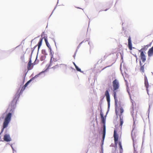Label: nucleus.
I'll list each match as a JSON object with an SVG mask.
<instances>
[{
	"mask_svg": "<svg viewBox=\"0 0 153 153\" xmlns=\"http://www.w3.org/2000/svg\"><path fill=\"white\" fill-rule=\"evenodd\" d=\"M27 87V86H26L25 85L22 87V89L19 92V91L20 90V88L18 89L17 92L16 93V94H15L13 97V100L9 104V107L7 109V110L10 108H11L15 110V109L16 107L18 100H19L21 95L22 94L23 91L25 89V88Z\"/></svg>",
	"mask_w": 153,
	"mask_h": 153,
	"instance_id": "nucleus-1",
	"label": "nucleus"
},
{
	"mask_svg": "<svg viewBox=\"0 0 153 153\" xmlns=\"http://www.w3.org/2000/svg\"><path fill=\"white\" fill-rule=\"evenodd\" d=\"M9 109H10L9 112L7 114L5 115L0 134H1L2 133L4 129L8 127L9 123L11 120L12 114L14 112V110L11 108H10Z\"/></svg>",
	"mask_w": 153,
	"mask_h": 153,
	"instance_id": "nucleus-2",
	"label": "nucleus"
},
{
	"mask_svg": "<svg viewBox=\"0 0 153 153\" xmlns=\"http://www.w3.org/2000/svg\"><path fill=\"white\" fill-rule=\"evenodd\" d=\"M110 91L109 88L107 89L105 92V96L106 97V100L108 103V108L106 112L105 117H106L109 111L110 105V98L109 91Z\"/></svg>",
	"mask_w": 153,
	"mask_h": 153,
	"instance_id": "nucleus-3",
	"label": "nucleus"
},
{
	"mask_svg": "<svg viewBox=\"0 0 153 153\" xmlns=\"http://www.w3.org/2000/svg\"><path fill=\"white\" fill-rule=\"evenodd\" d=\"M113 90H117L119 87V82L117 79H115L112 82Z\"/></svg>",
	"mask_w": 153,
	"mask_h": 153,
	"instance_id": "nucleus-4",
	"label": "nucleus"
},
{
	"mask_svg": "<svg viewBox=\"0 0 153 153\" xmlns=\"http://www.w3.org/2000/svg\"><path fill=\"white\" fill-rule=\"evenodd\" d=\"M4 140L7 142H9L11 141L12 139L10 137L9 134H6L4 136Z\"/></svg>",
	"mask_w": 153,
	"mask_h": 153,
	"instance_id": "nucleus-5",
	"label": "nucleus"
},
{
	"mask_svg": "<svg viewBox=\"0 0 153 153\" xmlns=\"http://www.w3.org/2000/svg\"><path fill=\"white\" fill-rule=\"evenodd\" d=\"M128 47L130 50H132L133 48L132 47L131 38L130 36H129L128 39Z\"/></svg>",
	"mask_w": 153,
	"mask_h": 153,
	"instance_id": "nucleus-6",
	"label": "nucleus"
},
{
	"mask_svg": "<svg viewBox=\"0 0 153 153\" xmlns=\"http://www.w3.org/2000/svg\"><path fill=\"white\" fill-rule=\"evenodd\" d=\"M140 57L141 59L142 60V62H145L146 61V56L143 52L140 53Z\"/></svg>",
	"mask_w": 153,
	"mask_h": 153,
	"instance_id": "nucleus-7",
	"label": "nucleus"
},
{
	"mask_svg": "<svg viewBox=\"0 0 153 153\" xmlns=\"http://www.w3.org/2000/svg\"><path fill=\"white\" fill-rule=\"evenodd\" d=\"M116 90H113V95L115 103L116 106L117 105V103L118 102L117 98V97Z\"/></svg>",
	"mask_w": 153,
	"mask_h": 153,
	"instance_id": "nucleus-8",
	"label": "nucleus"
},
{
	"mask_svg": "<svg viewBox=\"0 0 153 153\" xmlns=\"http://www.w3.org/2000/svg\"><path fill=\"white\" fill-rule=\"evenodd\" d=\"M148 56L149 57H150L153 55V46L150 48L148 52Z\"/></svg>",
	"mask_w": 153,
	"mask_h": 153,
	"instance_id": "nucleus-9",
	"label": "nucleus"
},
{
	"mask_svg": "<svg viewBox=\"0 0 153 153\" xmlns=\"http://www.w3.org/2000/svg\"><path fill=\"white\" fill-rule=\"evenodd\" d=\"M48 71V69H44L42 71L39 72V75H43V76H44L45 75V73L46 72Z\"/></svg>",
	"mask_w": 153,
	"mask_h": 153,
	"instance_id": "nucleus-10",
	"label": "nucleus"
},
{
	"mask_svg": "<svg viewBox=\"0 0 153 153\" xmlns=\"http://www.w3.org/2000/svg\"><path fill=\"white\" fill-rule=\"evenodd\" d=\"M133 131V130H132V132L131 133V136L132 139L133 141V146L134 149V153H137V152L136 151V149H135V147L134 140V138L133 137V136H132V131Z\"/></svg>",
	"mask_w": 153,
	"mask_h": 153,
	"instance_id": "nucleus-11",
	"label": "nucleus"
},
{
	"mask_svg": "<svg viewBox=\"0 0 153 153\" xmlns=\"http://www.w3.org/2000/svg\"><path fill=\"white\" fill-rule=\"evenodd\" d=\"M32 65V63H28L27 64V69L28 70V71H28L29 70H31L33 67V65L31 67Z\"/></svg>",
	"mask_w": 153,
	"mask_h": 153,
	"instance_id": "nucleus-12",
	"label": "nucleus"
},
{
	"mask_svg": "<svg viewBox=\"0 0 153 153\" xmlns=\"http://www.w3.org/2000/svg\"><path fill=\"white\" fill-rule=\"evenodd\" d=\"M119 117L120 118V126H122L123 124V117L121 116V114L119 115Z\"/></svg>",
	"mask_w": 153,
	"mask_h": 153,
	"instance_id": "nucleus-13",
	"label": "nucleus"
},
{
	"mask_svg": "<svg viewBox=\"0 0 153 153\" xmlns=\"http://www.w3.org/2000/svg\"><path fill=\"white\" fill-rule=\"evenodd\" d=\"M114 139H118L119 138V135L117 134V131L114 130Z\"/></svg>",
	"mask_w": 153,
	"mask_h": 153,
	"instance_id": "nucleus-14",
	"label": "nucleus"
},
{
	"mask_svg": "<svg viewBox=\"0 0 153 153\" xmlns=\"http://www.w3.org/2000/svg\"><path fill=\"white\" fill-rule=\"evenodd\" d=\"M38 56V55H36L35 61L33 63H32V65H33V66L38 64L39 62V59H37Z\"/></svg>",
	"mask_w": 153,
	"mask_h": 153,
	"instance_id": "nucleus-15",
	"label": "nucleus"
},
{
	"mask_svg": "<svg viewBox=\"0 0 153 153\" xmlns=\"http://www.w3.org/2000/svg\"><path fill=\"white\" fill-rule=\"evenodd\" d=\"M144 84L145 85H149L147 78L146 75L144 76Z\"/></svg>",
	"mask_w": 153,
	"mask_h": 153,
	"instance_id": "nucleus-16",
	"label": "nucleus"
},
{
	"mask_svg": "<svg viewBox=\"0 0 153 153\" xmlns=\"http://www.w3.org/2000/svg\"><path fill=\"white\" fill-rule=\"evenodd\" d=\"M131 102L132 103V106H131V113L132 115V117L133 118V117H134V106H133V103L132 101H131Z\"/></svg>",
	"mask_w": 153,
	"mask_h": 153,
	"instance_id": "nucleus-17",
	"label": "nucleus"
},
{
	"mask_svg": "<svg viewBox=\"0 0 153 153\" xmlns=\"http://www.w3.org/2000/svg\"><path fill=\"white\" fill-rule=\"evenodd\" d=\"M19 47V46H17V47H16L15 48H12L11 49H10L8 50V51H7V53H9V54L11 53L16 48H17V47Z\"/></svg>",
	"mask_w": 153,
	"mask_h": 153,
	"instance_id": "nucleus-18",
	"label": "nucleus"
},
{
	"mask_svg": "<svg viewBox=\"0 0 153 153\" xmlns=\"http://www.w3.org/2000/svg\"><path fill=\"white\" fill-rule=\"evenodd\" d=\"M144 65H143V66H141L140 67V71L142 73L144 72Z\"/></svg>",
	"mask_w": 153,
	"mask_h": 153,
	"instance_id": "nucleus-19",
	"label": "nucleus"
},
{
	"mask_svg": "<svg viewBox=\"0 0 153 153\" xmlns=\"http://www.w3.org/2000/svg\"><path fill=\"white\" fill-rule=\"evenodd\" d=\"M75 68H76V70L77 71L80 72L82 73H83L84 72L83 71H81V69L80 68H79L77 66H76Z\"/></svg>",
	"mask_w": 153,
	"mask_h": 153,
	"instance_id": "nucleus-20",
	"label": "nucleus"
},
{
	"mask_svg": "<svg viewBox=\"0 0 153 153\" xmlns=\"http://www.w3.org/2000/svg\"><path fill=\"white\" fill-rule=\"evenodd\" d=\"M43 39V38H42V37L40 38L39 39V42H38V43L37 45H42V43Z\"/></svg>",
	"mask_w": 153,
	"mask_h": 153,
	"instance_id": "nucleus-21",
	"label": "nucleus"
},
{
	"mask_svg": "<svg viewBox=\"0 0 153 153\" xmlns=\"http://www.w3.org/2000/svg\"><path fill=\"white\" fill-rule=\"evenodd\" d=\"M115 113L116 115L117 116V117H118V111H117V105L116 106L115 105Z\"/></svg>",
	"mask_w": 153,
	"mask_h": 153,
	"instance_id": "nucleus-22",
	"label": "nucleus"
},
{
	"mask_svg": "<svg viewBox=\"0 0 153 153\" xmlns=\"http://www.w3.org/2000/svg\"><path fill=\"white\" fill-rule=\"evenodd\" d=\"M114 145H116V148H117L118 139H114Z\"/></svg>",
	"mask_w": 153,
	"mask_h": 153,
	"instance_id": "nucleus-23",
	"label": "nucleus"
},
{
	"mask_svg": "<svg viewBox=\"0 0 153 153\" xmlns=\"http://www.w3.org/2000/svg\"><path fill=\"white\" fill-rule=\"evenodd\" d=\"M28 71H27L23 75V81L22 82V84H23L24 83V82H25V77H26V76L27 75V73Z\"/></svg>",
	"mask_w": 153,
	"mask_h": 153,
	"instance_id": "nucleus-24",
	"label": "nucleus"
},
{
	"mask_svg": "<svg viewBox=\"0 0 153 153\" xmlns=\"http://www.w3.org/2000/svg\"><path fill=\"white\" fill-rule=\"evenodd\" d=\"M42 53L45 56H46L48 53L46 52V50L45 49H42Z\"/></svg>",
	"mask_w": 153,
	"mask_h": 153,
	"instance_id": "nucleus-25",
	"label": "nucleus"
},
{
	"mask_svg": "<svg viewBox=\"0 0 153 153\" xmlns=\"http://www.w3.org/2000/svg\"><path fill=\"white\" fill-rule=\"evenodd\" d=\"M46 58V56L42 55L40 57V60L41 61H43Z\"/></svg>",
	"mask_w": 153,
	"mask_h": 153,
	"instance_id": "nucleus-26",
	"label": "nucleus"
},
{
	"mask_svg": "<svg viewBox=\"0 0 153 153\" xmlns=\"http://www.w3.org/2000/svg\"><path fill=\"white\" fill-rule=\"evenodd\" d=\"M119 54H120L121 56V60L122 61V62H123V53H120Z\"/></svg>",
	"mask_w": 153,
	"mask_h": 153,
	"instance_id": "nucleus-27",
	"label": "nucleus"
},
{
	"mask_svg": "<svg viewBox=\"0 0 153 153\" xmlns=\"http://www.w3.org/2000/svg\"><path fill=\"white\" fill-rule=\"evenodd\" d=\"M149 109H148V113H149L148 117H149V112H150V107L152 106V103H151V102H149Z\"/></svg>",
	"mask_w": 153,
	"mask_h": 153,
	"instance_id": "nucleus-28",
	"label": "nucleus"
},
{
	"mask_svg": "<svg viewBox=\"0 0 153 153\" xmlns=\"http://www.w3.org/2000/svg\"><path fill=\"white\" fill-rule=\"evenodd\" d=\"M119 147V153H123V149L122 145H121Z\"/></svg>",
	"mask_w": 153,
	"mask_h": 153,
	"instance_id": "nucleus-29",
	"label": "nucleus"
},
{
	"mask_svg": "<svg viewBox=\"0 0 153 153\" xmlns=\"http://www.w3.org/2000/svg\"><path fill=\"white\" fill-rule=\"evenodd\" d=\"M129 88L128 87H127V91L128 92V94H129V97L130 98V99L131 100V101H133V100H132L131 99V95H130V93L129 91Z\"/></svg>",
	"mask_w": 153,
	"mask_h": 153,
	"instance_id": "nucleus-30",
	"label": "nucleus"
},
{
	"mask_svg": "<svg viewBox=\"0 0 153 153\" xmlns=\"http://www.w3.org/2000/svg\"><path fill=\"white\" fill-rule=\"evenodd\" d=\"M52 65V63H50V64L49 65H46V67H47V68L46 69H48V71L50 68V67Z\"/></svg>",
	"mask_w": 153,
	"mask_h": 153,
	"instance_id": "nucleus-31",
	"label": "nucleus"
},
{
	"mask_svg": "<svg viewBox=\"0 0 153 153\" xmlns=\"http://www.w3.org/2000/svg\"><path fill=\"white\" fill-rule=\"evenodd\" d=\"M49 48V52H50V56H52V55H53V54L52 53V49L51 47H50L49 48Z\"/></svg>",
	"mask_w": 153,
	"mask_h": 153,
	"instance_id": "nucleus-32",
	"label": "nucleus"
},
{
	"mask_svg": "<svg viewBox=\"0 0 153 153\" xmlns=\"http://www.w3.org/2000/svg\"><path fill=\"white\" fill-rule=\"evenodd\" d=\"M100 117H104L103 113L102 112V108L100 109Z\"/></svg>",
	"mask_w": 153,
	"mask_h": 153,
	"instance_id": "nucleus-33",
	"label": "nucleus"
},
{
	"mask_svg": "<svg viewBox=\"0 0 153 153\" xmlns=\"http://www.w3.org/2000/svg\"><path fill=\"white\" fill-rule=\"evenodd\" d=\"M59 67V65H58L57 64V65H55L53 66L51 68H52V69H56V68H58Z\"/></svg>",
	"mask_w": 153,
	"mask_h": 153,
	"instance_id": "nucleus-34",
	"label": "nucleus"
},
{
	"mask_svg": "<svg viewBox=\"0 0 153 153\" xmlns=\"http://www.w3.org/2000/svg\"><path fill=\"white\" fill-rule=\"evenodd\" d=\"M37 45V46H38V51H37V55H38L39 51V49H40L41 45H39L37 44V45Z\"/></svg>",
	"mask_w": 153,
	"mask_h": 153,
	"instance_id": "nucleus-35",
	"label": "nucleus"
},
{
	"mask_svg": "<svg viewBox=\"0 0 153 153\" xmlns=\"http://www.w3.org/2000/svg\"><path fill=\"white\" fill-rule=\"evenodd\" d=\"M148 48V46L147 45H144L143 48H142V49H143V50L146 51L147 50Z\"/></svg>",
	"mask_w": 153,
	"mask_h": 153,
	"instance_id": "nucleus-36",
	"label": "nucleus"
},
{
	"mask_svg": "<svg viewBox=\"0 0 153 153\" xmlns=\"http://www.w3.org/2000/svg\"><path fill=\"white\" fill-rule=\"evenodd\" d=\"M58 2H59V0H58V1H57V4H58ZM57 4H56V6L55 7L53 10V11H52V13H51V15H50V16H49V18H50V17L51 16V15L52 14L53 11H54V10L56 9V6H57Z\"/></svg>",
	"mask_w": 153,
	"mask_h": 153,
	"instance_id": "nucleus-37",
	"label": "nucleus"
},
{
	"mask_svg": "<svg viewBox=\"0 0 153 153\" xmlns=\"http://www.w3.org/2000/svg\"><path fill=\"white\" fill-rule=\"evenodd\" d=\"M37 47V45H36L35 46H34V47L33 48H31L32 54H33L34 50Z\"/></svg>",
	"mask_w": 153,
	"mask_h": 153,
	"instance_id": "nucleus-38",
	"label": "nucleus"
},
{
	"mask_svg": "<svg viewBox=\"0 0 153 153\" xmlns=\"http://www.w3.org/2000/svg\"><path fill=\"white\" fill-rule=\"evenodd\" d=\"M120 114L121 115H122V114L123 112H124V110L123 108L122 107H121L120 108Z\"/></svg>",
	"mask_w": 153,
	"mask_h": 153,
	"instance_id": "nucleus-39",
	"label": "nucleus"
},
{
	"mask_svg": "<svg viewBox=\"0 0 153 153\" xmlns=\"http://www.w3.org/2000/svg\"><path fill=\"white\" fill-rule=\"evenodd\" d=\"M30 80H29L25 84V85L26 86H27L29 83L31 82Z\"/></svg>",
	"mask_w": 153,
	"mask_h": 153,
	"instance_id": "nucleus-40",
	"label": "nucleus"
},
{
	"mask_svg": "<svg viewBox=\"0 0 153 153\" xmlns=\"http://www.w3.org/2000/svg\"><path fill=\"white\" fill-rule=\"evenodd\" d=\"M21 59L23 62H24L25 61V56L24 55H23L22 56H21Z\"/></svg>",
	"mask_w": 153,
	"mask_h": 153,
	"instance_id": "nucleus-41",
	"label": "nucleus"
},
{
	"mask_svg": "<svg viewBox=\"0 0 153 153\" xmlns=\"http://www.w3.org/2000/svg\"><path fill=\"white\" fill-rule=\"evenodd\" d=\"M145 87L146 88V91H147V93H148L149 91L148 89V88L149 87V85H145Z\"/></svg>",
	"mask_w": 153,
	"mask_h": 153,
	"instance_id": "nucleus-42",
	"label": "nucleus"
},
{
	"mask_svg": "<svg viewBox=\"0 0 153 153\" xmlns=\"http://www.w3.org/2000/svg\"><path fill=\"white\" fill-rule=\"evenodd\" d=\"M77 51V49H76L75 53H74V55H73V57L75 59V56H76V53Z\"/></svg>",
	"mask_w": 153,
	"mask_h": 153,
	"instance_id": "nucleus-43",
	"label": "nucleus"
},
{
	"mask_svg": "<svg viewBox=\"0 0 153 153\" xmlns=\"http://www.w3.org/2000/svg\"><path fill=\"white\" fill-rule=\"evenodd\" d=\"M102 103V101H100L99 102V106H100V109L102 108L101 105Z\"/></svg>",
	"mask_w": 153,
	"mask_h": 153,
	"instance_id": "nucleus-44",
	"label": "nucleus"
},
{
	"mask_svg": "<svg viewBox=\"0 0 153 153\" xmlns=\"http://www.w3.org/2000/svg\"><path fill=\"white\" fill-rule=\"evenodd\" d=\"M116 150L114 148H112L111 151V153H116Z\"/></svg>",
	"mask_w": 153,
	"mask_h": 153,
	"instance_id": "nucleus-45",
	"label": "nucleus"
},
{
	"mask_svg": "<svg viewBox=\"0 0 153 153\" xmlns=\"http://www.w3.org/2000/svg\"><path fill=\"white\" fill-rule=\"evenodd\" d=\"M46 46L48 48H49L51 47V46L48 42L46 43Z\"/></svg>",
	"mask_w": 153,
	"mask_h": 153,
	"instance_id": "nucleus-46",
	"label": "nucleus"
},
{
	"mask_svg": "<svg viewBox=\"0 0 153 153\" xmlns=\"http://www.w3.org/2000/svg\"><path fill=\"white\" fill-rule=\"evenodd\" d=\"M51 56V59L50 60V63H52V59L53 58V55H52V56Z\"/></svg>",
	"mask_w": 153,
	"mask_h": 153,
	"instance_id": "nucleus-47",
	"label": "nucleus"
},
{
	"mask_svg": "<svg viewBox=\"0 0 153 153\" xmlns=\"http://www.w3.org/2000/svg\"><path fill=\"white\" fill-rule=\"evenodd\" d=\"M133 128L135 126V121L134 120V117L133 118Z\"/></svg>",
	"mask_w": 153,
	"mask_h": 153,
	"instance_id": "nucleus-48",
	"label": "nucleus"
},
{
	"mask_svg": "<svg viewBox=\"0 0 153 153\" xmlns=\"http://www.w3.org/2000/svg\"><path fill=\"white\" fill-rule=\"evenodd\" d=\"M82 44V42H81L78 46L77 49V50L80 47L81 44Z\"/></svg>",
	"mask_w": 153,
	"mask_h": 153,
	"instance_id": "nucleus-49",
	"label": "nucleus"
},
{
	"mask_svg": "<svg viewBox=\"0 0 153 153\" xmlns=\"http://www.w3.org/2000/svg\"><path fill=\"white\" fill-rule=\"evenodd\" d=\"M105 96H102V97H100V101H102V100H103Z\"/></svg>",
	"mask_w": 153,
	"mask_h": 153,
	"instance_id": "nucleus-50",
	"label": "nucleus"
},
{
	"mask_svg": "<svg viewBox=\"0 0 153 153\" xmlns=\"http://www.w3.org/2000/svg\"><path fill=\"white\" fill-rule=\"evenodd\" d=\"M45 43L48 42V39H47V37H46V38H45Z\"/></svg>",
	"mask_w": 153,
	"mask_h": 153,
	"instance_id": "nucleus-51",
	"label": "nucleus"
},
{
	"mask_svg": "<svg viewBox=\"0 0 153 153\" xmlns=\"http://www.w3.org/2000/svg\"><path fill=\"white\" fill-rule=\"evenodd\" d=\"M1 117V118H2V119H4V118H5V117H4V114H3L1 116V117Z\"/></svg>",
	"mask_w": 153,
	"mask_h": 153,
	"instance_id": "nucleus-52",
	"label": "nucleus"
},
{
	"mask_svg": "<svg viewBox=\"0 0 153 153\" xmlns=\"http://www.w3.org/2000/svg\"><path fill=\"white\" fill-rule=\"evenodd\" d=\"M139 62H140V67H141V66H143L142 64L141 63V60H139Z\"/></svg>",
	"mask_w": 153,
	"mask_h": 153,
	"instance_id": "nucleus-53",
	"label": "nucleus"
},
{
	"mask_svg": "<svg viewBox=\"0 0 153 153\" xmlns=\"http://www.w3.org/2000/svg\"><path fill=\"white\" fill-rule=\"evenodd\" d=\"M28 63H32L31 58H29V61Z\"/></svg>",
	"mask_w": 153,
	"mask_h": 153,
	"instance_id": "nucleus-54",
	"label": "nucleus"
},
{
	"mask_svg": "<svg viewBox=\"0 0 153 153\" xmlns=\"http://www.w3.org/2000/svg\"><path fill=\"white\" fill-rule=\"evenodd\" d=\"M152 42H151L149 44H148V45H147V46H148V47L149 46H151L152 45Z\"/></svg>",
	"mask_w": 153,
	"mask_h": 153,
	"instance_id": "nucleus-55",
	"label": "nucleus"
},
{
	"mask_svg": "<svg viewBox=\"0 0 153 153\" xmlns=\"http://www.w3.org/2000/svg\"><path fill=\"white\" fill-rule=\"evenodd\" d=\"M39 76V74L36 75L34 76L35 77V78H36L37 77H38V76Z\"/></svg>",
	"mask_w": 153,
	"mask_h": 153,
	"instance_id": "nucleus-56",
	"label": "nucleus"
},
{
	"mask_svg": "<svg viewBox=\"0 0 153 153\" xmlns=\"http://www.w3.org/2000/svg\"><path fill=\"white\" fill-rule=\"evenodd\" d=\"M122 145V144H121V142L120 141L119 143H118V146H119V147L120 146H121Z\"/></svg>",
	"mask_w": 153,
	"mask_h": 153,
	"instance_id": "nucleus-57",
	"label": "nucleus"
},
{
	"mask_svg": "<svg viewBox=\"0 0 153 153\" xmlns=\"http://www.w3.org/2000/svg\"><path fill=\"white\" fill-rule=\"evenodd\" d=\"M45 35V32H43L42 33V34H41V36L42 37L43 35Z\"/></svg>",
	"mask_w": 153,
	"mask_h": 153,
	"instance_id": "nucleus-58",
	"label": "nucleus"
},
{
	"mask_svg": "<svg viewBox=\"0 0 153 153\" xmlns=\"http://www.w3.org/2000/svg\"><path fill=\"white\" fill-rule=\"evenodd\" d=\"M10 145V146H11V147L12 148V150H14V149L13 147V146L12 144H11Z\"/></svg>",
	"mask_w": 153,
	"mask_h": 153,
	"instance_id": "nucleus-59",
	"label": "nucleus"
},
{
	"mask_svg": "<svg viewBox=\"0 0 153 153\" xmlns=\"http://www.w3.org/2000/svg\"><path fill=\"white\" fill-rule=\"evenodd\" d=\"M143 50V49H142V48L140 49V50H139V52L141 53V52H143V51L142 50Z\"/></svg>",
	"mask_w": 153,
	"mask_h": 153,
	"instance_id": "nucleus-60",
	"label": "nucleus"
},
{
	"mask_svg": "<svg viewBox=\"0 0 153 153\" xmlns=\"http://www.w3.org/2000/svg\"><path fill=\"white\" fill-rule=\"evenodd\" d=\"M51 39L55 43V41L54 39V38H52Z\"/></svg>",
	"mask_w": 153,
	"mask_h": 153,
	"instance_id": "nucleus-61",
	"label": "nucleus"
},
{
	"mask_svg": "<svg viewBox=\"0 0 153 153\" xmlns=\"http://www.w3.org/2000/svg\"><path fill=\"white\" fill-rule=\"evenodd\" d=\"M73 63L74 65V66H75V67L76 66H77V65L74 62H73Z\"/></svg>",
	"mask_w": 153,
	"mask_h": 153,
	"instance_id": "nucleus-62",
	"label": "nucleus"
},
{
	"mask_svg": "<svg viewBox=\"0 0 153 153\" xmlns=\"http://www.w3.org/2000/svg\"><path fill=\"white\" fill-rule=\"evenodd\" d=\"M133 55L134 56L136 57V59H137V56L136 54H135L134 55Z\"/></svg>",
	"mask_w": 153,
	"mask_h": 153,
	"instance_id": "nucleus-63",
	"label": "nucleus"
},
{
	"mask_svg": "<svg viewBox=\"0 0 153 153\" xmlns=\"http://www.w3.org/2000/svg\"><path fill=\"white\" fill-rule=\"evenodd\" d=\"M33 80H34V79H33V77L32 78L30 79V80L31 82Z\"/></svg>",
	"mask_w": 153,
	"mask_h": 153,
	"instance_id": "nucleus-64",
	"label": "nucleus"
}]
</instances>
